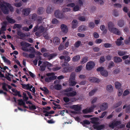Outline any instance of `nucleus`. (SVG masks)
<instances>
[{"label":"nucleus","mask_w":130,"mask_h":130,"mask_svg":"<svg viewBox=\"0 0 130 130\" xmlns=\"http://www.w3.org/2000/svg\"><path fill=\"white\" fill-rule=\"evenodd\" d=\"M73 88L72 87H69L66 88L64 90L65 92L67 93L64 94V95L68 97H73L76 96L77 93L75 91H73Z\"/></svg>","instance_id":"f257e3e1"},{"label":"nucleus","mask_w":130,"mask_h":130,"mask_svg":"<svg viewBox=\"0 0 130 130\" xmlns=\"http://www.w3.org/2000/svg\"><path fill=\"white\" fill-rule=\"evenodd\" d=\"M54 14L56 17L57 18L67 19L68 18L66 14L64 15L59 10H56L54 12Z\"/></svg>","instance_id":"f03ea898"},{"label":"nucleus","mask_w":130,"mask_h":130,"mask_svg":"<svg viewBox=\"0 0 130 130\" xmlns=\"http://www.w3.org/2000/svg\"><path fill=\"white\" fill-rule=\"evenodd\" d=\"M20 45L21 46L23 47L22 49L25 51L28 52V49L26 48L31 46L30 44L27 43L26 42H22L20 43Z\"/></svg>","instance_id":"7ed1b4c3"},{"label":"nucleus","mask_w":130,"mask_h":130,"mask_svg":"<svg viewBox=\"0 0 130 130\" xmlns=\"http://www.w3.org/2000/svg\"><path fill=\"white\" fill-rule=\"evenodd\" d=\"M95 66V64L94 62L89 61L88 62L86 66V69L88 70L92 69Z\"/></svg>","instance_id":"20e7f679"},{"label":"nucleus","mask_w":130,"mask_h":130,"mask_svg":"<svg viewBox=\"0 0 130 130\" xmlns=\"http://www.w3.org/2000/svg\"><path fill=\"white\" fill-rule=\"evenodd\" d=\"M109 31L113 34L119 36L121 35V32L119 29L115 27L112 28Z\"/></svg>","instance_id":"39448f33"},{"label":"nucleus","mask_w":130,"mask_h":130,"mask_svg":"<svg viewBox=\"0 0 130 130\" xmlns=\"http://www.w3.org/2000/svg\"><path fill=\"white\" fill-rule=\"evenodd\" d=\"M30 9L29 8H26L23 9L22 11V14L24 17L28 16L30 12Z\"/></svg>","instance_id":"423d86ee"},{"label":"nucleus","mask_w":130,"mask_h":130,"mask_svg":"<svg viewBox=\"0 0 130 130\" xmlns=\"http://www.w3.org/2000/svg\"><path fill=\"white\" fill-rule=\"evenodd\" d=\"M93 127L94 129H96L97 130H101L105 128L104 124L98 125L97 124H94L93 125Z\"/></svg>","instance_id":"0eeeda50"},{"label":"nucleus","mask_w":130,"mask_h":130,"mask_svg":"<svg viewBox=\"0 0 130 130\" xmlns=\"http://www.w3.org/2000/svg\"><path fill=\"white\" fill-rule=\"evenodd\" d=\"M61 29L62 32L64 34H66L68 32V30L67 26L64 24H62L61 25Z\"/></svg>","instance_id":"6e6552de"},{"label":"nucleus","mask_w":130,"mask_h":130,"mask_svg":"<svg viewBox=\"0 0 130 130\" xmlns=\"http://www.w3.org/2000/svg\"><path fill=\"white\" fill-rule=\"evenodd\" d=\"M2 88L4 90L6 91H8V90L6 87L7 86L8 87V88L9 89H11L12 88V87L10 86L8 84H7L5 83H2Z\"/></svg>","instance_id":"1a4fd4ad"},{"label":"nucleus","mask_w":130,"mask_h":130,"mask_svg":"<svg viewBox=\"0 0 130 130\" xmlns=\"http://www.w3.org/2000/svg\"><path fill=\"white\" fill-rule=\"evenodd\" d=\"M120 124V121H114L109 125V126L110 127L113 128L119 125Z\"/></svg>","instance_id":"9d476101"},{"label":"nucleus","mask_w":130,"mask_h":130,"mask_svg":"<svg viewBox=\"0 0 130 130\" xmlns=\"http://www.w3.org/2000/svg\"><path fill=\"white\" fill-rule=\"evenodd\" d=\"M88 80L91 82L98 83L100 82L99 79L95 77H90L88 78Z\"/></svg>","instance_id":"9b49d317"},{"label":"nucleus","mask_w":130,"mask_h":130,"mask_svg":"<svg viewBox=\"0 0 130 130\" xmlns=\"http://www.w3.org/2000/svg\"><path fill=\"white\" fill-rule=\"evenodd\" d=\"M100 107L101 110H105L108 108L107 103L104 102L100 106Z\"/></svg>","instance_id":"f8f14e48"},{"label":"nucleus","mask_w":130,"mask_h":130,"mask_svg":"<svg viewBox=\"0 0 130 130\" xmlns=\"http://www.w3.org/2000/svg\"><path fill=\"white\" fill-rule=\"evenodd\" d=\"M72 28L74 29L76 28L78 26V22L76 20H73L72 22Z\"/></svg>","instance_id":"ddd939ff"},{"label":"nucleus","mask_w":130,"mask_h":130,"mask_svg":"<svg viewBox=\"0 0 130 130\" xmlns=\"http://www.w3.org/2000/svg\"><path fill=\"white\" fill-rule=\"evenodd\" d=\"M56 79V76L54 75L52 76L51 77H46L45 79V82H49L52 80H54Z\"/></svg>","instance_id":"4468645a"},{"label":"nucleus","mask_w":130,"mask_h":130,"mask_svg":"<svg viewBox=\"0 0 130 130\" xmlns=\"http://www.w3.org/2000/svg\"><path fill=\"white\" fill-rule=\"evenodd\" d=\"M48 62H44L40 66V70L41 71H44L45 69V68L46 66V65H47V63H49Z\"/></svg>","instance_id":"2eb2a0df"},{"label":"nucleus","mask_w":130,"mask_h":130,"mask_svg":"<svg viewBox=\"0 0 130 130\" xmlns=\"http://www.w3.org/2000/svg\"><path fill=\"white\" fill-rule=\"evenodd\" d=\"M124 20L121 19L118 21V25L120 27H122L124 26Z\"/></svg>","instance_id":"dca6fc26"},{"label":"nucleus","mask_w":130,"mask_h":130,"mask_svg":"<svg viewBox=\"0 0 130 130\" xmlns=\"http://www.w3.org/2000/svg\"><path fill=\"white\" fill-rule=\"evenodd\" d=\"M122 60V59L119 57L116 56L113 57V61L115 63H119L121 62Z\"/></svg>","instance_id":"f3484780"},{"label":"nucleus","mask_w":130,"mask_h":130,"mask_svg":"<svg viewBox=\"0 0 130 130\" xmlns=\"http://www.w3.org/2000/svg\"><path fill=\"white\" fill-rule=\"evenodd\" d=\"M53 42L56 45H58L60 44V40L57 37H55L53 39Z\"/></svg>","instance_id":"a211bd4d"},{"label":"nucleus","mask_w":130,"mask_h":130,"mask_svg":"<svg viewBox=\"0 0 130 130\" xmlns=\"http://www.w3.org/2000/svg\"><path fill=\"white\" fill-rule=\"evenodd\" d=\"M114 26V23L110 21L108 22V26L109 30V31L111 30L112 28H113Z\"/></svg>","instance_id":"6ab92c4d"},{"label":"nucleus","mask_w":130,"mask_h":130,"mask_svg":"<svg viewBox=\"0 0 130 130\" xmlns=\"http://www.w3.org/2000/svg\"><path fill=\"white\" fill-rule=\"evenodd\" d=\"M71 67H67L64 68L62 69V72L64 73H66L68 72H70V70L71 69Z\"/></svg>","instance_id":"aec40b11"},{"label":"nucleus","mask_w":130,"mask_h":130,"mask_svg":"<svg viewBox=\"0 0 130 130\" xmlns=\"http://www.w3.org/2000/svg\"><path fill=\"white\" fill-rule=\"evenodd\" d=\"M72 108L74 109V110L76 111H78L81 109V107L77 105H74L72 106Z\"/></svg>","instance_id":"412c9836"},{"label":"nucleus","mask_w":130,"mask_h":130,"mask_svg":"<svg viewBox=\"0 0 130 130\" xmlns=\"http://www.w3.org/2000/svg\"><path fill=\"white\" fill-rule=\"evenodd\" d=\"M44 8L43 7H39L37 11V13L39 15H40L43 13Z\"/></svg>","instance_id":"4be33fe9"},{"label":"nucleus","mask_w":130,"mask_h":130,"mask_svg":"<svg viewBox=\"0 0 130 130\" xmlns=\"http://www.w3.org/2000/svg\"><path fill=\"white\" fill-rule=\"evenodd\" d=\"M106 88L107 90L109 92H112L113 90V86L111 85H108Z\"/></svg>","instance_id":"5701e85b"},{"label":"nucleus","mask_w":130,"mask_h":130,"mask_svg":"<svg viewBox=\"0 0 130 130\" xmlns=\"http://www.w3.org/2000/svg\"><path fill=\"white\" fill-rule=\"evenodd\" d=\"M122 84L120 83L116 82L115 83V86L116 89H121Z\"/></svg>","instance_id":"b1692460"},{"label":"nucleus","mask_w":130,"mask_h":130,"mask_svg":"<svg viewBox=\"0 0 130 130\" xmlns=\"http://www.w3.org/2000/svg\"><path fill=\"white\" fill-rule=\"evenodd\" d=\"M7 23L6 21H4L3 23V25L1 27V29L2 31H5L6 30V27Z\"/></svg>","instance_id":"393cba45"},{"label":"nucleus","mask_w":130,"mask_h":130,"mask_svg":"<svg viewBox=\"0 0 130 130\" xmlns=\"http://www.w3.org/2000/svg\"><path fill=\"white\" fill-rule=\"evenodd\" d=\"M80 59V56L79 55H76L74 56L72 58V60L74 62L77 61Z\"/></svg>","instance_id":"a878e982"},{"label":"nucleus","mask_w":130,"mask_h":130,"mask_svg":"<svg viewBox=\"0 0 130 130\" xmlns=\"http://www.w3.org/2000/svg\"><path fill=\"white\" fill-rule=\"evenodd\" d=\"M101 74L103 76L107 77L108 76V72L107 70H104L102 71Z\"/></svg>","instance_id":"bb28decb"},{"label":"nucleus","mask_w":130,"mask_h":130,"mask_svg":"<svg viewBox=\"0 0 130 130\" xmlns=\"http://www.w3.org/2000/svg\"><path fill=\"white\" fill-rule=\"evenodd\" d=\"M90 119L91 121V123L93 124H96V121L98 120V118L96 117H93L90 118Z\"/></svg>","instance_id":"cd10ccee"},{"label":"nucleus","mask_w":130,"mask_h":130,"mask_svg":"<svg viewBox=\"0 0 130 130\" xmlns=\"http://www.w3.org/2000/svg\"><path fill=\"white\" fill-rule=\"evenodd\" d=\"M6 6L8 7V8L12 12L13 11V8L11 6V4L8 3H4Z\"/></svg>","instance_id":"c85d7f7f"},{"label":"nucleus","mask_w":130,"mask_h":130,"mask_svg":"<svg viewBox=\"0 0 130 130\" xmlns=\"http://www.w3.org/2000/svg\"><path fill=\"white\" fill-rule=\"evenodd\" d=\"M96 107V105H92L88 109V112L90 113L93 112L95 108Z\"/></svg>","instance_id":"c756f323"},{"label":"nucleus","mask_w":130,"mask_h":130,"mask_svg":"<svg viewBox=\"0 0 130 130\" xmlns=\"http://www.w3.org/2000/svg\"><path fill=\"white\" fill-rule=\"evenodd\" d=\"M2 58L3 60L4 61V62L6 63L9 65H10L11 64L10 61L6 58L4 56H2Z\"/></svg>","instance_id":"7c9ffc66"},{"label":"nucleus","mask_w":130,"mask_h":130,"mask_svg":"<svg viewBox=\"0 0 130 130\" xmlns=\"http://www.w3.org/2000/svg\"><path fill=\"white\" fill-rule=\"evenodd\" d=\"M6 19L8 22L10 23H14L15 22V21L13 19L10 18L8 17H7Z\"/></svg>","instance_id":"2f4dec72"},{"label":"nucleus","mask_w":130,"mask_h":130,"mask_svg":"<svg viewBox=\"0 0 130 130\" xmlns=\"http://www.w3.org/2000/svg\"><path fill=\"white\" fill-rule=\"evenodd\" d=\"M88 58L87 57H84L82 59L80 62L81 64H84L87 61Z\"/></svg>","instance_id":"473e14b6"},{"label":"nucleus","mask_w":130,"mask_h":130,"mask_svg":"<svg viewBox=\"0 0 130 130\" xmlns=\"http://www.w3.org/2000/svg\"><path fill=\"white\" fill-rule=\"evenodd\" d=\"M17 34L19 36L22 37H25L26 36L25 34L20 31L17 32Z\"/></svg>","instance_id":"72a5a7b5"},{"label":"nucleus","mask_w":130,"mask_h":130,"mask_svg":"<svg viewBox=\"0 0 130 130\" xmlns=\"http://www.w3.org/2000/svg\"><path fill=\"white\" fill-rule=\"evenodd\" d=\"M52 11V8L51 6H48L46 9V11L47 13H51Z\"/></svg>","instance_id":"f704fd0d"},{"label":"nucleus","mask_w":130,"mask_h":130,"mask_svg":"<svg viewBox=\"0 0 130 130\" xmlns=\"http://www.w3.org/2000/svg\"><path fill=\"white\" fill-rule=\"evenodd\" d=\"M44 28L42 25L38 27V31L41 32V33H42L44 30Z\"/></svg>","instance_id":"c9c22d12"},{"label":"nucleus","mask_w":130,"mask_h":130,"mask_svg":"<svg viewBox=\"0 0 130 130\" xmlns=\"http://www.w3.org/2000/svg\"><path fill=\"white\" fill-rule=\"evenodd\" d=\"M30 84H28L26 85L23 84L22 85V87L23 88L25 89H29V87Z\"/></svg>","instance_id":"e433bc0d"},{"label":"nucleus","mask_w":130,"mask_h":130,"mask_svg":"<svg viewBox=\"0 0 130 130\" xmlns=\"http://www.w3.org/2000/svg\"><path fill=\"white\" fill-rule=\"evenodd\" d=\"M61 85L59 84H57L54 86V88L57 90H60L61 88Z\"/></svg>","instance_id":"4c0bfd02"},{"label":"nucleus","mask_w":130,"mask_h":130,"mask_svg":"<svg viewBox=\"0 0 130 130\" xmlns=\"http://www.w3.org/2000/svg\"><path fill=\"white\" fill-rule=\"evenodd\" d=\"M122 102L121 101H120L116 103V104H115L113 106V108H116L122 104Z\"/></svg>","instance_id":"58836bf2"},{"label":"nucleus","mask_w":130,"mask_h":130,"mask_svg":"<svg viewBox=\"0 0 130 130\" xmlns=\"http://www.w3.org/2000/svg\"><path fill=\"white\" fill-rule=\"evenodd\" d=\"M96 89H94L91 90L89 93V96H91L93 95L94 93L96 92Z\"/></svg>","instance_id":"ea45409f"},{"label":"nucleus","mask_w":130,"mask_h":130,"mask_svg":"<svg viewBox=\"0 0 130 130\" xmlns=\"http://www.w3.org/2000/svg\"><path fill=\"white\" fill-rule=\"evenodd\" d=\"M37 15L36 13L32 14L31 16V19L33 21H35L37 18Z\"/></svg>","instance_id":"a19ab883"},{"label":"nucleus","mask_w":130,"mask_h":130,"mask_svg":"<svg viewBox=\"0 0 130 130\" xmlns=\"http://www.w3.org/2000/svg\"><path fill=\"white\" fill-rule=\"evenodd\" d=\"M90 124V122L89 121L87 120H85L83 121L82 125L84 126H85V124L89 125Z\"/></svg>","instance_id":"79ce46f5"},{"label":"nucleus","mask_w":130,"mask_h":130,"mask_svg":"<svg viewBox=\"0 0 130 130\" xmlns=\"http://www.w3.org/2000/svg\"><path fill=\"white\" fill-rule=\"evenodd\" d=\"M81 42L80 41H77L74 44V45L76 47H78L80 45Z\"/></svg>","instance_id":"37998d69"},{"label":"nucleus","mask_w":130,"mask_h":130,"mask_svg":"<svg viewBox=\"0 0 130 130\" xmlns=\"http://www.w3.org/2000/svg\"><path fill=\"white\" fill-rule=\"evenodd\" d=\"M18 104L19 105L23 106L25 105V103L23 101L22 99L18 100Z\"/></svg>","instance_id":"c03bdc74"},{"label":"nucleus","mask_w":130,"mask_h":130,"mask_svg":"<svg viewBox=\"0 0 130 130\" xmlns=\"http://www.w3.org/2000/svg\"><path fill=\"white\" fill-rule=\"evenodd\" d=\"M85 26L84 25H80L78 27V30L80 31H85Z\"/></svg>","instance_id":"a18cd8bd"},{"label":"nucleus","mask_w":130,"mask_h":130,"mask_svg":"<svg viewBox=\"0 0 130 130\" xmlns=\"http://www.w3.org/2000/svg\"><path fill=\"white\" fill-rule=\"evenodd\" d=\"M22 25L21 24H15L14 25V26L13 27V28L14 29H15L16 28H18L20 29L22 27Z\"/></svg>","instance_id":"49530a36"},{"label":"nucleus","mask_w":130,"mask_h":130,"mask_svg":"<svg viewBox=\"0 0 130 130\" xmlns=\"http://www.w3.org/2000/svg\"><path fill=\"white\" fill-rule=\"evenodd\" d=\"M82 66H80L76 68V69L75 70V71L76 72H80L82 70Z\"/></svg>","instance_id":"de8ad7c7"},{"label":"nucleus","mask_w":130,"mask_h":130,"mask_svg":"<svg viewBox=\"0 0 130 130\" xmlns=\"http://www.w3.org/2000/svg\"><path fill=\"white\" fill-rule=\"evenodd\" d=\"M58 50L59 51H61L64 49V46L62 44H60L59 46L58 47Z\"/></svg>","instance_id":"09e8293b"},{"label":"nucleus","mask_w":130,"mask_h":130,"mask_svg":"<svg viewBox=\"0 0 130 130\" xmlns=\"http://www.w3.org/2000/svg\"><path fill=\"white\" fill-rule=\"evenodd\" d=\"M73 80H70L69 82V85L71 86H74L77 83Z\"/></svg>","instance_id":"8fccbe9b"},{"label":"nucleus","mask_w":130,"mask_h":130,"mask_svg":"<svg viewBox=\"0 0 130 130\" xmlns=\"http://www.w3.org/2000/svg\"><path fill=\"white\" fill-rule=\"evenodd\" d=\"M79 7L78 5L75 6L73 8V10L74 11H76L79 10Z\"/></svg>","instance_id":"3c124183"},{"label":"nucleus","mask_w":130,"mask_h":130,"mask_svg":"<svg viewBox=\"0 0 130 130\" xmlns=\"http://www.w3.org/2000/svg\"><path fill=\"white\" fill-rule=\"evenodd\" d=\"M124 43L128 45H130V37H129L128 39L125 40L124 41Z\"/></svg>","instance_id":"603ef678"},{"label":"nucleus","mask_w":130,"mask_h":130,"mask_svg":"<svg viewBox=\"0 0 130 130\" xmlns=\"http://www.w3.org/2000/svg\"><path fill=\"white\" fill-rule=\"evenodd\" d=\"M75 75L74 73L72 74L70 76V80H73L75 79Z\"/></svg>","instance_id":"864d4df0"},{"label":"nucleus","mask_w":130,"mask_h":130,"mask_svg":"<svg viewBox=\"0 0 130 130\" xmlns=\"http://www.w3.org/2000/svg\"><path fill=\"white\" fill-rule=\"evenodd\" d=\"M114 65L115 64L112 61H111L109 63L108 67L109 69H110L114 66Z\"/></svg>","instance_id":"5fc2aeb1"},{"label":"nucleus","mask_w":130,"mask_h":130,"mask_svg":"<svg viewBox=\"0 0 130 130\" xmlns=\"http://www.w3.org/2000/svg\"><path fill=\"white\" fill-rule=\"evenodd\" d=\"M29 108L31 110H32L36 109V107L35 105H32L31 106L29 105Z\"/></svg>","instance_id":"6e6d98bb"},{"label":"nucleus","mask_w":130,"mask_h":130,"mask_svg":"<svg viewBox=\"0 0 130 130\" xmlns=\"http://www.w3.org/2000/svg\"><path fill=\"white\" fill-rule=\"evenodd\" d=\"M118 54L120 56H123L125 54V53L123 51H118Z\"/></svg>","instance_id":"4d7b16f0"},{"label":"nucleus","mask_w":130,"mask_h":130,"mask_svg":"<svg viewBox=\"0 0 130 130\" xmlns=\"http://www.w3.org/2000/svg\"><path fill=\"white\" fill-rule=\"evenodd\" d=\"M63 101L66 103H67L70 101L69 98L67 97H65L63 98Z\"/></svg>","instance_id":"13d9d810"},{"label":"nucleus","mask_w":130,"mask_h":130,"mask_svg":"<svg viewBox=\"0 0 130 130\" xmlns=\"http://www.w3.org/2000/svg\"><path fill=\"white\" fill-rule=\"evenodd\" d=\"M28 52H29L31 53H34L35 52V48L32 47H30L29 49H28Z\"/></svg>","instance_id":"bf43d9fd"},{"label":"nucleus","mask_w":130,"mask_h":130,"mask_svg":"<svg viewBox=\"0 0 130 130\" xmlns=\"http://www.w3.org/2000/svg\"><path fill=\"white\" fill-rule=\"evenodd\" d=\"M71 10V9L68 8H63L62 10V11L63 12H66L70 11Z\"/></svg>","instance_id":"052dcab7"},{"label":"nucleus","mask_w":130,"mask_h":130,"mask_svg":"<svg viewBox=\"0 0 130 130\" xmlns=\"http://www.w3.org/2000/svg\"><path fill=\"white\" fill-rule=\"evenodd\" d=\"M15 94H14L13 95L15 96L18 95L19 97H21L22 95L20 94V91H18L17 90L15 92Z\"/></svg>","instance_id":"680f3d73"},{"label":"nucleus","mask_w":130,"mask_h":130,"mask_svg":"<svg viewBox=\"0 0 130 130\" xmlns=\"http://www.w3.org/2000/svg\"><path fill=\"white\" fill-rule=\"evenodd\" d=\"M95 26V24L93 22H90L89 23V26L91 28H93Z\"/></svg>","instance_id":"e2e57ef3"},{"label":"nucleus","mask_w":130,"mask_h":130,"mask_svg":"<svg viewBox=\"0 0 130 130\" xmlns=\"http://www.w3.org/2000/svg\"><path fill=\"white\" fill-rule=\"evenodd\" d=\"M105 61V59L104 56H101L100 59V62L101 63H102Z\"/></svg>","instance_id":"0e129e2a"},{"label":"nucleus","mask_w":130,"mask_h":130,"mask_svg":"<svg viewBox=\"0 0 130 130\" xmlns=\"http://www.w3.org/2000/svg\"><path fill=\"white\" fill-rule=\"evenodd\" d=\"M104 70V68L103 67H101L98 68L96 70L100 72V73L102 71Z\"/></svg>","instance_id":"69168bd1"},{"label":"nucleus","mask_w":130,"mask_h":130,"mask_svg":"<svg viewBox=\"0 0 130 130\" xmlns=\"http://www.w3.org/2000/svg\"><path fill=\"white\" fill-rule=\"evenodd\" d=\"M111 46V44L109 43H105L104 45V46L106 48L110 47Z\"/></svg>","instance_id":"338daca9"},{"label":"nucleus","mask_w":130,"mask_h":130,"mask_svg":"<svg viewBox=\"0 0 130 130\" xmlns=\"http://www.w3.org/2000/svg\"><path fill=\"white\" fill-rule=\"evenodd\" d=\"M125 112L126 113L130 112V104L127 106L125 110Z\"/></svg>","instance_id":"774afa93"}]
</instances>
